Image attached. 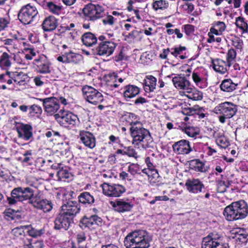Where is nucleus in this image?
Listing matches in <instances>:
<instances>
[{"mask_svg": "<svg viewBox=\"0 0 248 248\" xmlns=\"http://www.w3.org/2000/svg\"><path fill=\"white\" fill-rule=\"evenodd\" d=\"M186 96L192 100L199 101L202 99L203 93L196 89H192L190 87V89L187 90Z\"/></svg>", "mask_w": 248, "mask_h": 248, "instance_id": "43", "label": "nucleus"}, {"mask_svg": "<svg viewBox=\"0 0 248 248\" xmlns=\"http://www.w3.org/2000/svg\"><path fill=\"white\" fill-rule=\"evenodd\" d=\"M30 227L26 229V232L28 235L30 236V238L37 237L38 236H41L44 233V230L42 229L37 230L35 228H32L31 225H30Z\"/></svg>", "mask_w": 248, "mask_h": 248, "instance_id": "57", "label": "nucleus"}, {"mask_svg": "<svg viewBox=\"0 0 248 248\" xmlns=\"http://www.w3.org/2000/svg\"><path fill=\"white\" fill-rule=\"evenodd\" d=\"M182 30L186 36L190 37L194 34L195 31V27L191 24H185L182 26Z\"/></svg>", "mask_w": 248, "mask_h": 248, "instance_id": "58", "label": "nucleus"}, {"mask_svg": "<svg viewBox=\"0 0 248 248\" xmlns=\"http://www.w3.org/2000/svg\"><path fill=\"white\" fill-rule=\"evenodd\" d=\"M30 227L29 225L20 226L13 229L11 231V234L13 235L14 239L16 240L19 243L24 244L26 242H28V240L30 239V236L26 232V229Z\"/></svg>", "mask_w": 248, "mask_h": 248, "instance_id": "23", "label": "nucleus"}, {"mask_svg": "<svg viewBox=\"0 0 248 248\" xmlns=\"http://www.w3.org/2000/svg\"><path fill=\"white\" fill-rule=\"evenodd\" d=\"M238 86V83L233 81L231 78H225L222 80L219 85L220 90L223 92L232 93Z\"/></svg>", "mask_w": 248, "mask_h": 248, "instance_id": "31", "label": "nucleus"}, {"mask_svg": "<svg viewBox=\"0 0 248 248\" xmlns=\"http://www.w3.org/2000/svg\"><path fill=\"white\" fill-rule=\"evenodd\" d=\"M212 68L214 70L220 74L228 73L229 68L231 66L228 62L220 58L212 59L211 60Z\"/></svg>", "mask_w": 248, "mask_h": 248, "instance_id": "25", "label": "nucleus"}, {"mask_svg": "<svg viewBox=\"0 0 248 248\" xmlns=\"http://www.w3.org/2000/svg\"><path fill=\"white\" fill-rule=\"evenodd\" d=\"M78 138L80 142L89 149H93L96 146L95 136L90 131L85 130H79Z\"/></svg>", "mask_w": 248, "mask_h": 248, "instance_id": "22", "label": "nucleus"}, {"mask_svg": "<svg viewBox=\"0 0 248 248\" xmlns=\"http://www.w3.org/2000/svg\"><path fill=\"white\" fill-rule=\"evenodd\" d=\"M155 157V154L153 153L151 156H147L145 159V163L150 171L156 169L154 159Z\"/></svg>", "mask_w": 248, "mask_h": 248, "instance_id": "55", "label": "nucleus"}, {"mask_svg": "<svg viewBox=\"0 0 248 248\" xmlns=\"http://www.w3.org/2000/svg\"><path fill=\"white\" fill-rule=\"evenodd\" d=\"M35 194V190L31 187L18 186L12 190L10 197H7V202L10 206L16 205L18 202L27 201L31 204Z\"/></svg>", "mask_w": 248, "mask_h": 248, "instance_id": "4", "label": "nucleus"}, {"mask_svg": "<svg viewBox=\"0 0 248 248\" xmlns=\"http://www.w3.org/2000/svg\"><path fill=\"white\" fill-rule=\"evenodd\" d=\"M121 90H123V96L125 101H131L135 98L140 92V88L134 84H128L124 86Z\"/></svg>", "mask_w": 248, "mask_h": 248, "instance_id": "24", "label": "nucleus"}, {"mask_svg": "<svg viewBox=\"0 0 248 248\" xmlns=\"http://www.w3.org/2000/svg\"><path fill=\"white\" fill-rule=\"evenodd\" d=\"M76 238V243L78 244H86L87 237L85 232L81 231L78 232Z\"/></svg>", "mask_w": 248, "mask_h": 248, "instance_id": "64", "label": "nucleus"}, {"mask_svg": "<svg viewBox=\"0 0 248 248\" xmlns=\"http://www.w3.org/2000/svg\"><path fill=\"white\" fill-rule=\"evenodd\" d=\"M169 5L168 1L165 0H155L152 3V8L155 11L158 10L166 9L169 7Z\"/></svg>", "mask_w": 248, "mask_h": 248, "instance_id": "51", "label": "nucleus"}, {"mask_svg": "<svg viewBox=\"0 0 248 248\" xmlns=\"http://www.w3.org/2000/svg\"><path fill=\"white\" fill-rule=\"evenodd\" d=\"M189 169L199 172H205L207 170L205 168V162L199 158L193 159L188 161Z\"/></svg>", "mask_w": 248, "mask_h": 248, "instance_id": "32", "label": "nucleus"}, {"mask_svg": "<svg viewBox=\"0 0 248 248\" xmlns=\"http://www.w3.org/2000/svg\"><path fill=\"white\" fill-rule=\"evenodd\" d=\"M140 166L136 163H131L128 168V171L132 175L140 174Z\"/></svg>", "mask_w": 248, "mask_h": 248, "instance_id": "61", "label": "nucleus"}, {"mask_svg": "<svg viewBox=\"0 0 248 248\" xmlns=\"http://www.w3.org/2000/svg\"><path fill=\"white\" fill-rule=\"evenodd\" d=\"M38 14L36 7L33 5L28 3L22 6L19 10L17 18L19 21L24 25L31 24Z\"/></svg>", "mask_w": 248, "mask_h": 248, "instance_id": "7", "label": "nucleus"}, {"mask_svg": "<svg viewBox=\"0 0 248 248\" xmlns=\"http://www.w3.org/2000/svg\"><path fill=\"white\" fill-rule=\"evenodd\" d=\"M223 215L229 221L241 220L248 215V204L243 200L233 202L224 209Z\"/></svg>", "mask_w": 248, "mask_h": 248, "instance_id": "3", "label": "nucleus"}, {"mask_svg": "<svg viewBox=\"0 0 248 248\" xmlns=\"http://www.w3.org/2000/svg\"><path fill=\"white\" fill-rule=\"evenodd\" d=\"M187 191L190 193L197 194L205 192V185L199 178L188 179L185 183Z\"/></svg>", "mask_w": 248, "mask_h": 248, "instance_id": "20", "label": "nucleus"}, {"mask_svg": "<svg viewBox=\"0 0 248 248\" xmlns=\"http://www.w3.org/2000/svg\"><path fill=\"white\" fill-rule=\"evenodd\" d=\"M122 122L125 125L130 127L134 125H139L140 122L137 120V115L134 113L128 112L122 117Z\"/></svg>", "mask_w": 248, "mask_h": 248, "instance_id": "39", "label": "nucleus"}, {"mask_svg": "<svg viewBox=\"0 0 248 248\" xmlns=\"http://www.w3.org/2000/svg\"><path fill=\"white\" fill-rule=\"evenodd\" d=\"M31 204L36 209L42 210L44 213L50 212L54 206L52 202L45 198L41 191L35 193L33 201H31Z\"/></svg>", "mask_w": 248, "mask_h": 248, "instance_id": "11", "label": "nucleus"}, {"mask_svg": "<svg viewBox=\"0 0 248 248\" xmlns=\"http://www.w3.org/2000/svg\"><path fill=\"white\" fill-rule=\"evenodd\" d=\"M186 47L185 46H175L170 48L171 54L175 58H178L183 51L186 50Z\"/></svg>", "mask_w": 248, "mask_h": 248, "instance_id": "62", "label": "nucleus"}, {"mask_svg": "<svg viewBox=\"0 0 248 248\" xmlns=\"http://www.w3.org/2000/svg\"><path fill=\"white\" fill-rule=\"evenodd\" d=\"M81 39L84 45L90 47L96 44L98 38L94 33L89 31L84 33L81 36Z\"/></svg>", "mask_w": 248, "mask_h": 248, "instance_id": "34", "label": "nucleus"}, {"mask_svg": "<svg viewBox=\"0 0 248 248\" xmlns=\"http://www.w3.org/2000/svg\"><path fill=\"white\" fill-rule=\"evenodd\" d=\"M148 180L152 186H158L162 183V177L159 175L157 169L150 171Z\"/></svg>", "mask_w": 248, "mask_h": 248, "instance_id": "42", "label": "nucleus"}, {"mask_svg": "<svg viewBox=\"0 0 248 248\" xmlns=\"http://www.w3.org/2000/svg\"><path fill=\"white\" fill-rule=\"evenodd\" d=\"M100 42L92 50V55L94 56L108 57L111 56L117 46L115 39H108L106 35H101L98 37Z\"/></svg>", "mask_w": 248, "mask_h": 248, "instance_id": "5", "label": "nucleus"}, {"mask_svg": "<svg viewBox=\"0 0 248 248\" xmlns=\"http://www.w3.org/2000/svg\"><path fill=\"white\" fill-rule=\"evenodd\" d=\"M34 62L35 69L38 73L47 74L50 72L49 65L47 61L41 59H35Z\"/></svg>", "mask_w": 248, "mask_h": 248, "instance_id": "36", "label": "nucleus"}, {"mask_svg": "<svg viewBox=\"0 0 248 248\" xmlns=\"http://www.w3.org/2000/svg\"><path fill=\"white\" fill-rule=\"evenodd\" d=\"M133 144L141 146L144 149L153 148L154 142L149 130L139 125H134L129 128Z\"/></svg>", "mask_w": 248, "mask_h": 248, "instance_id": "1", "label": "nucleus"}, {"mask_svg": "<svg viewBox=\"0 0 248 248\" xmlns=\"http://www.w3.org/2000/svg\"><path fill=\"white\" fill-rule=\"evenodd\" d=\"M34 163L36 168L40 170L45 171L47 169L46 160L43 157H38L35 159Z\"/></svg>", "mask_w": 248, "mask_h": 248, "instance_id": "59", "label": "nucleus"}, {"mask_svg": "<svg viewBox=\"0 0 248 248\" xmlns=\"http://www.w3.org/2000/svg\"><path fill=\"white\" fill-rule=\"evenodd\" d=\"M194 117L195 118L202 119L208 117L209 115L207 109L203 107H200L198 105H195L194 106Z\"/></svg>", "mask_w": 248, "mask_h": 248, "instance_id": "46", "label": "nucleus"}, {"mask_svg": "<svg viewBox=\"0 0 248 248\" xmlns=\"http://www.w3.org/2000/svg\"><path fill=\"white\" fill-rule=\"evenodd\" d=\"M146 78L143 82L144 91L146 93L153 92L156 85V78L152 75L147 76Z\"/></svg>", "mask_w": 248, "mask_h": 248, "instance_id": "38", "label": "nucleus"}, {"mask_svg": "<svg viewBox=\"0 0 248 248\" xmlns=\"http://www.w3.org/2000/svg\"><path fill=\"white\" fill-rule=\"evenodd\" d=\"M172 148L175 154L180 155H188L194 149V147L192 146L190 141L185 139L175 142L173 144Z\"/></svg>", "mask_w": 248, "mask_h": 248, "instance_id": "19", "label": "nucleus"}, {"mask_svg": "<svg viewBox=\"0 0 248 248\" xmlns=\"http://www.w3.org/2000/svg\"><path fill=\"white\" fill-rule=\"evenodd\" d=\"M237 111V106L228 101L220 103L214 108V112L220 115L218 120L221 124H224L227 119H230L235 115Z\"/></svg>", "mask_w": 248, "mask_h": 248, "instance_id": "6", "label": "nucleus"}, {"mask_svg": "<svg viewBox=\"0 0 248 248\" xmlns=\"http://www.w3.org/2000/svg\"><path fill=\"white\" fill-rule=\"evenodd\" d=\"M236 55V51L234 48H231L228 50L226 56V59L228 64H230L232 66L233 63L235 62Z\"/></svg>", "mask_w": 248, "mask_h": 248, "instance_id": "53", "label": "nucleus"}, {"mask_svg": "<svg viewBox=\"0 0 248 248\" xmlns=\"http://www.w3.org/2000/svg\"><path fill=\"white\" fill-rule=\"evenodd\" d=\"M202 248H230L228 243H223L220 237L216 236L213 233H210L203 237Z\"/></svg>", "mask_w": 248, "mask_h": 248, "instance_id": "13", "label": "nucleus"}, {"mask_svg": "<svg viewBox=\"0 0 248 248\" xmlns=\"http://www.w3.org/2000/svg\"><path fill=\"white\" fill-rule=\"evenodd\" d=\"M152 237L143 230H136L128 233L124 244L125 248H149Z\"/></svg>", "mask_w": 248, "mask_h": 248, "instance_id": "2", "label": "nucleus"}, {"mask_svg": "<svg viewBox=\"0 0 248 248\" xmlns=\"http://www.w3.org/2000/svg\"><path fill=\"white\" fill-rule=\"evenodd\" d=\"M125 155L137 159L138 157V153L132 146L125 147Z\"/></svg>", "mask_w": 248, "mask_h": 248, "instance_id": "63", "label": "nucleus"}, {"mask_svg": "<svg viewBox=\"0 0 248 248\" xmlns=\"http://www.w3.org/2000/svg\"><path fill=\"white\" fill-rule=\"evenodd\" d=\"M101 187L103 193L109 197H119L126 191L124 186L120 184L103 183Z\"/></svg>", "mask_w": 248, "mask_h": 248, "instance_id": "12", "label": "nucleus"}, {"mask_svg": "<svg viewBox=\"0 0 248 248\" xmlns=\"http://www.w3.org/2000/svg\"><path fill=\"white\" fill-rule=\"evenodd\" d=\"M59 20L53 16L46 17L41 24L44 32H51L55 30L58 27Z\"/></svg>", "mask_w": 248, "mask_h": 248, "instance_id": "26", "label": "nucleus"}, {"mask_svg": "<svg viewBox=\"0 0 248 248\" xmlns=\"http://www.w3.org/2000/svg\"><path fill=\"white\" fill-rule=\"evenodd\" d=\"M226 29V25L223 21H215L212 24L210 28L211 32L214 33L216 35H222Z\"/></svg>", "mask_w": 248, "mask_h": 248, "instance_id": "40", "label": "nucleus"}, {"mask_svg": "<svg viewBox=\"0 0 248 248\" xmlns=\"http://www.w3.org/2000/svg\"><path fill=\"white\" fill-rule=\"evenodd\" d=\"M192 78L195 84L199 87L204 88L207 86V78L202 72L195 70L192 73Z\"/></svg>", "mask_w": 248, "mask_h": 248, "instance_id": "30", "label": "nucleus"}, {"mask_svg": "<svg viewBox=\"0 0 248 248\" xmlns=\"http://www.w3.org/2000/svg\"><path fill=\"white\" fill-rule=\"evenodd\" d=\"M46 8L52 13L59 15L61 13L62 6L57 5L52 1L46 3Z\"/></svg>", "mask_w": 248, "mask_h": 248, "instance_id": "50", "label": "nucleus"}, {"mask_svg": "<svg viewBox=\"0 0 248 248\" xmlns=\"http://www.w3.org/2000/svg\"><path fill=\"white\" fill-rule=\"evenodd\" d=\"M82 59V55L70 51L66 52V61L67 63H72L78 64L80 62Z\"/></svg>", "mask_w": 248, "mask_h": 248, "instance_id": "44", "label": "nucleus"}, {"mask_svg": "<svg viewBox=\"0 0 248 248\" xmlns=\"http://www.w3.org/2000/svg\"><path fill=\"white\" fill-rule=\"evenodd\" d=\"M57 176L59 180L65 181L66 179H69L72 176V174L69 172L67 167L62 166L58 170Z\"/></svg>", "mask_w": 248, "mask_h": 248, "instance_id": "47", "label": "nucleus"}, {"mask_svg": "<svg viewBox=\"0 0 248 248\" xmlns=\"http://www.w3.org/2000/svg\"><path fill=\"white\" fill-rule=\"evenodd\" d=\"M248 233L246 229L238 228L235 232V238L239 245H246L248 242Z\"/></svg>", "mask_w": 248, "mask_h": 248, "instance_id": "37", "label": "nucleus"}, {"mask_svg": "<svg viewBox=\"0 0 248 248\" xmlns=\"http://www.w3.org/2000/svg\"><path fill=\"white\" fill-rule=\"evenodd\" d=\"M184 133L188 137L196 138L200 134V129L197 126H194L187 124Z\"/></svg>", "mask_w": 248, "mask_h": 248, "instance_id": "49", "label": "nucleus"}, {"mask_svg": "<svg viewBox=\"0 0 248 248\" xmlns=\"http://www.w3.org/2000/svg\"><path fill=\"white\" fill-rule=\"evenodd\" d=\"M118 74L115 72H109L104 77V80L107 84L110 87L117 88L119 86L117 84Z\"/></svg>", "mask_w": 248, "mask_h": 248, "instance_id": "41", "label": "nucleus"}, {"mask_svg": "<svg viewBox=\"0 0 248 248\" xmlns=\"http://www.w3.org/2000/svg\"><path fill=\"white\" fill-rule=\"evenodd\" d=\"M172 81L174 87L178 90H189L191 84L186 77L180 75L172 78Z\"/></svg>", "mask_w": 248, "mask_h": 248, "instance_id": "28", "label": "nucleus"}, {"mask_svg": "<svg viewBox=\"0 0 248 248\" xmlns=\"http://www.w3.org/2000/svg\"><path fill=\"white\" fill-rule=\"evenodd\" d=\"M54 118L62 126L64 127L75 126L79 121L77 115L69 110H65L63 108L60 109L57 114H55Z\"/></svg>", "mask_w": 248, "mask_h": 248, "instance_id": "10", "label": "nucleus"}, {"mask_svg": "<svg viewBox=\"0 0 248 248\" xmlns=\"http://www.w3.org/2000/svg\"><path fill=\"white\" fill-rule=\"evenodd\" d=\"M82 13L86 20L94 21L105 16L104 8L99 4L89 3L85 5Z\"/></svg>", "mask_w": 248, "mask_h": 248, "instance_id": "8", "label": "nucleus"}, {"mask_svg": "<svg viewBox=\"0 0 248 248\" xmlns=\"http://www.w3.org/2000/svg\"><path fill=\"white\" fill-rule=\"evenodd\" d=\"M141 33V32L140 31L133 30L131 32L128 33L126 32L123 33V35L124 37L125 40L127 42H132L136 39Z\"/></svg>", "mask_w": 248, "mask_h": 248, "instance_id": "54", "label": "nucleus"}, {"mask_svg": "<svg viewBox=\"0 0 248 248\" xmlns=\"http://www.w3.org/2000/svg\"><path fill=\"white\" fill-rule=\"evenodd\" d=\"M202 151L203 153L207 156L213 155L217 153V151L209 146L208 143L204 144L202 146Z\"/></svg>", "mask_w": 248, "mask_h": 248, "instance_id": "60", "label": "nucleus"}, {"mask_svg": "<svg viewBox=\"0 0 248 248\" xmlns=\"http://www.w3.org/2000/svg\"><path fill=\"white\" fill-rule=\"evenodd\" d=\"M14 129L16 130L19 138L27 141L33 137V127L29 124H25L21 122L15 121Z\"/></svg>", "mask_w": 248, "mask_h": 248, "instance_id": "15", "label": "nucleus"}, {"mask_svg": "<svg viewBox=\"0 0 248 248\" xmlns=\"http://www.w3.org/2000/svg\"><path fill=\"white\" fill-rule=\"evenodd\" d=\"M42 102L44 110L47 116L55 115L60 108V105L57 103L58 101L55 97H46L39 99Z\"/></svg>", "mask_w": 248, "mask_h": 248, "instance_id": "18", "label": "nucleus"}, {"mask_svg": "<svg viewBox=\"0 0 248 248\" xmlns=\"http://www.w3.org/2000/svg\"><path fill=\"white\" fill-rule=\"evenodd\" d=\"M212 135L211 136L215 139L216 144L222 148H226L230 145L228 138L225 136L224 133L219 130H215L211 128Z\"/></svg>", "mask_w": 248, "mask_h": 248, "instance_id": "27", "label": "nucleus"}, {"mask_svg": "<svg viewBox=\"0 0 248 248\" xmlns=\"http://www.w3.org/2000/svg\"><path fill=\"white\" fill-rule=\"evenodd\" d=\"M74 222V220L59 211L54 221V229L56 230L67 231Z\"/></svg>", "mask_w": 248, "mask_h": 248, "instance_id": "16", "label": "nucleus"}, {"mask_svg": "<svg viewBox=\"0 0 248 248\" xmlns=\"http://www.w3.org/2000/svg\"><path fill=\"white\" fill-rule=\"evenodd\" d=\"M31 238L28 240V242H26L24 245V248H43L44 243L43 240H36L32 241Z\"/></svg>", "mask_w": 248, "mask_h": 248, "instance_id": "52", "label": "nucleus"}, {"mask_svg": "<svg viewBox=\"0 0 248 248\" xmlns=\"http://www.w3.org/2000/svg\"><path fill=\"white\" fill-rule=\"evenodd\" d=\"M13 58L12 54L10 52H1L0 55V67L2 69H7L10 67Z\"/></svg>", "mask_w": 248, "mask_h": 248, "instance_id": "33", "label": "nucleus"}, {"mask_svg": "<svg viewBox=\"0 0 248 248\" xmlns=\"http://www.w3.org/2000/svg\"><path fill=\"white\" fill-rule=\"evenodd\" d=\"M104 224L103 219L97 215H93L90 217L84 216L79 222V226L82 229L87 228L89 229L101 227Z\"/></svg>", "mask_w": 248, "mask_h": 248, "instance_id": "14", "label": "nucleus"}, {"mask_svg": "<svg viewBox=\"0 0 248 248\" xmlns=\"http://www.w3.org/2000/svg\"><path fill=\"white\" fill-rule=\"evenodd\" d=\"M110 203L114 210L119 213L130 212L134 206L132 202L127 198L117 199Z\"/></svg>", "mask_w": 248, "mask_h": 248, "instance_id": "21", "label": "nucleus"}, {"mask_svg": "<svg viewBox=\"0 0 248 248\" xmlns=\"http://www.w3.org/2000/svg\"><path fill=\"white\" fill-rule=\"evenodd\" d=\"M80 210L81 206L78 202L69 199L65 203L62 204L59 211L74 220Z\"/></svg>", "mask_w": 248, "mask_h": 248, "instance_id": "17", "label": "nucleus"}, {"mask_svg": "<svg viewBox=\"0 0 248 248\" xmlns=\"http://www.w3.org/2000/svg\"><path fill=\"white\" fill-rule=\"evenodd\" d=\"M78 203L86 207L91 206L95 202L93 195L87 191L80 193L78 197Z\"/></svg>", "mask_w": 248, "mask_h": 248, "instance_id": "29", "label": "nucleus"}, {"mask_svg": "<svg viewBox=\"0 0 248 248\" xmlns=\"http://www.w3.org/2000/svg\"><path fill=\"white\" fill-rule=\"evenodd\" d=\"M42 113V108L37 105L33 104L29 108L28 116L31 118H39Z\"/></svg>", "mask_w": 248, "mask_h": 248, "instance_id": "48", "label": "nucleus"}, {"mask_svg": "<svg viewBox=\"0 0 248 248\" xmlns=\"http://www.w3.org/2000/svg\"><path fill=\"white\" fill-rule=\"evenodd\" d=\"M4 46L9 52V48H14L17 49L18 48L17 44H16L12 38H6L1 40Z\"/></svg>", "mask_w": 248, "mask_h": 248, "instance_id": "56", "label": "nucleus"}, {"mask_svg": "<svg viewBox=\"0 0 248 248\" xmlns=\"http://www.w3.org/2000/svg\"><path fill=\"white\" fill-rule=\"evenodd\" d=\"M235 25L243 33H248V24L246 19L241 16L235 18Z\"/></svg>", "mask_w": 248, "mask_h": 248, "instance_id": "45", "label": "nucleus"}, {"mask_svg": "<svg viewBox=\"0 0 248 248\" xmlns=\"http://www.w3.org/2000/svg\"><path fill=\"white\" fill-rule=\"evenodd\" d=\"M82 92L84 98L89 103L97 105L104 101V97L101 91L91 86H83Z\"/></svg>", "mask_w": 248, "mask_h": 248, "instance_id": "9", "label": "nucleus"}, {"mask_svg": "<svg viewBox=\"0 0 248 248\" xmlns=\"http://www.w3.org/2000/svg\"><path fill=\"white\" fill-rule=\"evenodd\" d=\"M22 155V157L18 158V160L20 161L21 163L26 166H31L34 164L35 161V155L32 150H27Z\"/></svg>", "mask_w": 248, "mask_h": 248, "instance_id": "35", "label": "nucleus"}]
</instances>
